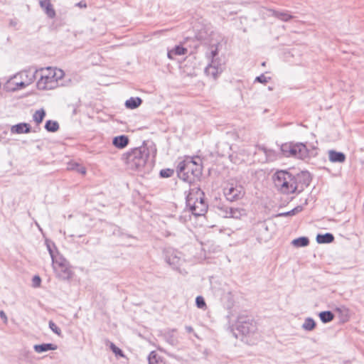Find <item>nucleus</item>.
Returning <instances> with one entry per match:
<instances>
[{"label":"nucleus","instance_id":"obj_5","mask_svg":"<svg viewBox=\"0 0 364 364\" xmlns=\"http://www.w3.org/2000/svg\"><path fill=\"white\" fill-rule=\"evenodd\" d=\"M273 181L278 191L284 194H289L296 192L294 185V175L287 171H277L273 175Z\"/></svg>","mask_w":364,"mask_h":364},{"label":"nucleus","instance_id":"obj_25","mask_svg":"<svg viewBox=\"0 0 364 364\" xmlns=\"http://www.w3.org/2000/svg\"><path fill=\"white\" fill-rule=\"evenodd\" d=\"M46 245L47 250H48V251L50 255V257L52 259V262H53V264H55V260H57V258L55 255V250L57 251L56 247H55V244L49 240H46Z\"/></svg>","mask_w":364,"mask_h":364},{"label":"nucleus","instance_id":"obj_18","mask_svg":"<svg viewBox=\"0 0 364 364\" xmlns=\"http://www.w3.org/2000/svg\"><path fill=\"white\" fill-rule=\"evenodd\" d=\"M57 348V345L53 343H42L33 346V350L38 353H42L48 350H55Z\"/></svg>","mask_w":364,"mask_h":364},{"label":"nucleus","instance_id":"obj_26","mask_svg":"<svg viewBox=\"0 0 364 364\" xmlns=\"http://www.w3.org/2000/svg\"><path fill=\"white\" fill-rule=\"evenodd\" d=\"M291 244L296 247H306L309 244V240L307 237H300L293 240Z\"/></svg>","mask_w":364,"mask_h":364},{"label":"nucleus","instance_id":"obj_42","mask_svg":"<svg viewBox=\"0 0 364 364\" xmlns=\"http://www.w3.org/2000/svg\"><path fill=\"white\" fill-rule=\"evenodd\" d=\"M166 341L171 346H174L177 343V339L173 336V335H168L166 336Z\"/></svg>","mask_w":364,"mask_h":364},{"label":"nucleus","instance_id":"obj_10","mask_svg":"<svg viewBox=\"0 0 364 364\" xmlns=\"http://www.w3.org/2000/svg\"><path fill=\"white\" fill-rule=\"evenodd\" d=\"M254 162L266 163L275 159L274 152L264 147L256 146L253 155Z\"/></svg>","mask_w":364,"mask_h":364},{"label":"nucleus","instance_id":"obj_28","mask_svg":"<svg viewBox=\"0 0 364 364\" xmlns=\"http://www.w3.org/2000/svg\"><path fill=\"white\" fill-rule=\"evenodd\" d=\"M166 262L173 269L177 268L179 265L180 258L173 254L166 256Z\"/></svg>","mask_w":364,"mask_h":364},{"label":"nucleus","instance_id":"obj_8","mask_svg":"<svg viewBox=\"0 0 364 364\" xmlns=\"http://www.w3.org/2000/svg\"><path fill=\"white\" fill-rule=\"evenodd\" d=\"M236 329L237 333H235L236 338H240L242 341L249 343L250 332V323L246 318L240 316L236 323Z\"/></svg>","mask_w":364,"mask_h":364},{"label":"nucleus","instance_id":"obj_1","mask_svg":"<svg viewBox=\"0 0 364 364\" xmlns=\"http://www.w3.org/2000/svg\"><path fill=\"white\" fill-rule=\"evenodd\" d=\"M37 77L36 87L40 90H53L59 85L58 81L62 79L64 72L61 69L52 67L36 69Z\"/></svg>","mask_w":364,"mask_h":364},{"label":"nucleus","instance_id":"obj_27","mask_svg":"<svg viewBox=\"0 0 364 364\" xmlns=\"http://www.w3.org/2000/svg\"><path fill=\"white\" fill-rule=\"evenodd\" d=\"M45 129L49 132H55L59 129V124L57 121L48 120L45 124Z\"/></svg>","mask_w":364,"mask_h":364},{"label":"nucleus","instance_id":"obj_47","mask_svg":"<svg viewBox=\"0 0 364 364\" xmlns=\"http://www.w3.org/2000/svg\"><path fill=\"white\" fill-rule=\"evenodd\" d=\"M211 54H212L213 58H215L218 54L217 49H215V50H212Z\"/></svg>","mask_w":364,"mask_h":364},{"label":"nucleus","instance_id":"obj_15","mask_svg":"<svg viewBox=\"0 0 364 364\" xmlns=\"http://www.w3.org/2000/svg\"><path fill=\"white\" fill-rule=\"evenodd\" d=\"M329 161L332 163H343L346 156L344 153L335 150H329L328 151Z\"/></svg>","mask_w":364,"mask_h":364},{"label":"nucleus","instance_id":"obj_16","mask_svg":"<svg viewBox=\"0 0 364 364\" xmlns=\"http://www.w3.org/2000/svg\"><path fill=\"white\" fill-rule=\"evenodd\" d=\"M205 72L207 75H210L216 78L218 73L222 72V68H219L214 60H212L211 63L208 65L205 69Z\"/></svg>","mask_w":364,"mask_h":364},{"label":"nucleus","instance_id":"obj_4","mask_svg":"<svg viewBox=\"0 0 364 364\" xmlns=\"http://www.w3.org/2000/svg\"><path fill=\"white\" fill-rule=\"evenodd\" d=\"M201 173L200 166L192 158H187L178 164V176L186 182L192 183L195 178H199Z\"/></svg>","mask_w":364,"mask_h":364},{"label":"nucleus","instance_id":"obj_7","mask_svg":"<svg viewBox=\"0 0 364 364\" xmlns=\"http://www.w3.org/2000/svg\"><path fill=\"white\" fill-rule=\"evenodd\" d=\"M36 78V69L32 70L31 68H29L14 75L7 82V85L14 83L16 85V87L11 88V90H21L32 84Z\"/></svg>","mask_w":364,"mask_h":364},{"label":"nucleus","instance_id":"obj_23","mask_svg":"<svg viewBox=\"0 0 364 364\" xmlns=\"http://www.w3.org/2000/svg\"><path fill=\"white\" fill-rule=\"evenodd\" d=\"M216 208L218 209V214L223 218H230L231 214L232 207H229L225 204L219 203Z\"/></svg>","mask_w":364,"mask_h":364},{"label":"nucleus","instance_id":"obj_2","mask_svg":"<svg viewBox=\"0 0 364 364\" xmlns=\"http://www.w3.org/2000/svg\"><path fill=\"white\" fill-rule=\"evenodd\" d=\"M149 157V149L146 146H140L124 154L122 159L127 168L145 172Z\"/></svg>","mask_w":364,"mask_h":364},{"label":"nucleus","instance_id":"obj_21","mask_svg":"<svg viewBox=\"0 0 364 364\" xmlns=\"http://www.w3.org/2000/svg\"><path fill=\"white\" fill-rule=\"evenodd\" d=\"M142 102L143 101L140 97H130L129 100H126L124 105L127 109H134L139 107L141 105Z\"/></svg>","mask_w":364,"mask_h":364},{"label":"nucleus","instance_id":"obj_9","mask_svg":"<svg viewBox=\"0 0 364 364\" xmlns=\"http://www.w3.org/2000/svg\"><path fill=\"white\" fill-rule=\"evenodd\" d=\"M311 181V174L309 171H302L296 175H294V185L296 187V192L301 193L305 188L309 186Z\"/></svg>","mask_w":364,"mask_h":364},{"label":"nucleus","instance_id":"obj_35","mask_svg":"<svg viewBox=\"0 0 364 364\" xmlns=\"http://www.w3.org/2000/svg\"><path fill=\"white\" fill-rule=\"evenodd\" d=\"M174 173L173 169L165 168L160 171L159 175L161 178H169L171 177Z\"/></svg>","mask_w":364,"mask_h":364},{"label":"nucleus","instance_id":"obj_12","mask_svg":"<svg viewBox=\"0 0 364 364\" xmlns=\"http://www.w3.org/2000/svg\"><path fill=\"white\" fill-rule=\"evenodd\" d=\"M55 263L58 265V269H56L58 277L63 280H68L73 277L68 262L64 258H60V260H55Z\"/></svg>","mask_w":364,"mask_h":364},{"label":"nucleus","instance_id":"obj_44","mask_svg":"<svg viewBox=\"0 0 364 364\" xmlns=\"http://www.w3.org/2000/svg\"><path fill=\"white\" fill-rule=\"evenodd\" d=\"M0 318L4 320V323H6L7 316L4 311H0Z\"/></svg>","mask_w":364,"mask_h":364},{"label":"nucleus","instance_id":"obj_6","mask_svg":"<svg viewBox=\"0 0 364 364\" xmlns=\"http://www.w3.org/2000/svg\"><path fill=\"white\" fill-rule=\"evenodd\" d=\"M280 150L285 157L305 159L311 156V151L307 147L306 144L301 142L283 144Z\"/></svg>","mask_w":364,"mask_h":364},{"label":"nucleus","instance_id":"obj_52","mask_svg":"<svg viewBox=\"0 0 364 364\" xmlns=\"http://www.w3.org/2000/svg\"><path fill=\"white\" fill-rule=\"evenodd\" d=\"M311 151L314 150V148H312V149H310ZM311 155H313V153L311 152Z\"/></svg>","mask_w":364,"mask_h":364},{"label":"nucleus","instance_id":"obj_29","mask_svg":"<svg viewBox=\"0 0 364 364\" xmlns=\"http://www.w3.org/2000/svg\"><path fill=\"white\" fill-rule=\"evenodd\" d=\"M319 318L323 323H327L333 321L334 315L330 311H324L319 313Z\"/></svg>","mask_w":364,"mask_h":364},{"label":"nucleus","instance_id":"obj_22","mask_svg":"<svg viewBox=\"0 0 364 364\" xmlns=\"http://www.w3.org/2000/svg\"><path fill=\"white\" fill-rule=\"evenodd\" d=\"M334 240V236L330 232L325 234H318L316 236V242L319 244H328Z\"/></svg>","mask_w":364,"mask_h":364},{"label":"nucleus","instance_id":"obj_34","mask_svg":"<svg viewBox=\"0 0 364 364\" xmlns=\"http://www.w3.org/2000/svg\"><path fill=\"white\" fill-rule=\"evenodd\" d=\"M69 169L75 170L77 172L80 173L82 174H85L86 168L79 165L78 164H73L69 165Z\"/></svg>","mask_w":364,"mask_h":364},{"label":"nucleus","instance_id":"obj_49","mask_svg":"<svg viewBox=\"0 0 364 364\" xmlns=\"http://www.w3.org/2000/svg\"><path fill=\"white\" fill-rule=\"evenodd\" d=\"M243 21H245V22H247V18H240V22L241 23H243Z\"/></svg>","mask_w":364,"mask_h":364},{"label":"nucleus","instance_id":"obj_14","mask_svg":"<svg viewBox=\"0 0 364 364\" xmlns=\"http://www.w3.org/2000/svg\"><path fill=\"white\" fill-rule=\"evenodd\" d=\"M269 15L284 21L288 22L294 18V16L288 11H276L273 9L269 10Z\"/></svg>","mask_w":364,"mask_h":364},{"label":"nucleus","instance_id":"obj_30","mask_svg":"<svg viewBox=\"0 0 364 364\" xmlns=\"http://www.w3.org/2000/svg\"><path fill=\"white\" fill-rule=\"evenodd\" d=\"M316 325L315 321L312 318L308 317L304 320L302 324V328L305 331H311L315 328Z\"/></svg>","mask_w":364,"mask_h":364},{"label":"nucleus","instance_id":"obj_39","mask_svg":"<svg viewBox=\"0 0 364 364\" xmlns=\"http://www.w3.org/2000/svg\"><path fill=\"white\" fill-rule=\"evenodd\" d=\"M48 326H49V328H50V330L55 334H57L58 336H61V330L60 328H58L57 326V325L53 321H50L49 323H48Z\"/></svg>","mask_w":364,"mask_h":364},{"label":"nucleus","instance_id":"obj_38","mask_svg":"<svg viewBox=\"0 0 364 364\" xmlns=\"http://www.w3.org/2000/svg\"><path fill=\"white\" fill-rule=\"evenodd\" d=\"M271 80L270 77H266L264 74H261L259 76L255 77L254 82H258L262 84H266Z\"/></svg>","mask_w":364,"mask_h":364},{"label":"nucleus","instance_id":"obj_36","mask_svg":"<svg viewBox=\"0 0 364 364\" xmlns=\"http://www.w3.org/2000/svg\"><path fill=\"white\" fill-rule=\"evenodd\" d=\"M196 305L198 309H204L206 307V303L202 296H198L196 298Z\"/></svg>","mask_w":364,"mask_h":364},{"label":"nucleus","instance_id":"obj_17","mask_svg":"<svg viewBox=\"0 0 364 364\" xmlns=\"http://www.w3.org/2000/svg\"><path fill=\"white\" fill-rule=\"evenodd\" d=\"M129 139L126 135H119L112 139V144L118 149H124L129 144Z\"/></svg>","mask_w":364,"mask_h":364},{"label":"nucleus","instance_id":"obj_51","mask_svg":"<svg viewBox=\"0 0 364 364\" xmlns=\"http://www.w3.org/2000/svg\"><path fill=\"white\" fill-rule=\"evenodd\" d=\"M262 66H264V65H265V62H263V63H262Z\"/></svg>","mask_w":364,"mask_h":364},{"label":"nucleus","instance_id":"obj_46","mask_svg":"<svg viewBox=\"0 0 364 364\" xmlns=\"http://www.w3.org/2000/svg\"><path fill=\"white\" fill-rule=\"evenodd\" d=\"M76 5L80 8H86L87 7V4L85 1H81L78 2Z\"/></svg>","mask_w":364,"mask_h":364},{"label":"nucleus","instance_id":"obj_20","mask_svg":"<svg viewBox=\"0 0 364 364\" xmlns=\"http://www.w3.org/2000/svg\"><path fill=\"white\" fill-rule=\"evenodd\" d=\"M41 7L44 9L46 14L49 18H54L55 16V11L53 8V5L50 0H41L40 1Z\"/></svg>","mask_w":364,"mask_h":364},{"label":"nucleus","instance_id":"obj_40","mask_svg":"<svg viewBox=\"0 0 364 364\" xmlns=\"http://www.w3.org/2000/svg\"><path fill=\"white\" fill-rule=\"evenodd\" d=\"M183 215H181L179 217V220L183 223H185L187 220H191V212L189 211V210L187 211V210H184L183 211Z\"/></svg>","mask_w":364,"mask_h":364},{"label":"nucleus","instance_id":"obj_37","mask_svg":"<svg viewBox=\"0 0 364 364\" xmlns=\"http://www.w3.org/2000/svg\"><path fill=\"white\" fill-rule=\"evenodd\" d=\"M110 349L112 350V351L117 355V356H119V357H122V358H124V352L122 351V349H120L119 348H118L117 346H115L114 343H111L110 344Z\"/></svg>","mask_w":364,"mask_h":364},{"label":"nucleus","instance_id":"obj_13","mask_svg":"<svg viewBox=\"0 0 364 364\" xmlns=\"http://www.w3.org/2000/svg\"><path fill=\"white\" fill-rule=\"evenodd\" d=\"M31 127L29 124L26 122L18 123L17 124L13 125L11 127V134H27L31 132Z\"/></svg>","mask_w":364,"mask_h":364},{"label":"nucleus","instance_id":"obj_50","mask_svg":"<svg viewBox=\"0 0 364 364\" xmlns=\"http://www.w3.org/2000/svg\"><path fill=\"white\" fill-rule=\"evenodd\" d=\"M242 29H243L244 32H247V28H243Z\"/></svg>","mask_w":364,"mask_h":364},{"label":"nucleus","instance_id":"obj_41","mask_svg":"<svg viewBox=\"0 0 364 364\" xmlns=\"http://www.w3.org/2000/svg\"><path fill=\"white\" fill-rule=\"evenodd\" d=\"M41 283V279L39 276L35 275L32 279V286L35 288L39 287Z\"/></svg>","mask_w":364,"mask_h":364},{"label":"nucleus","instance_id":"obj_3","mask_svg":"<svg viewBox=\"0 0 364 364\" xmlns=\"http://www.w3.org/2000/svg\"><path fill=\"white\" fill-rule=\"evenodd\" d=\"M186 207L191 215L201 216L208 210V204L205 199L204 193L198 188L197 191H191L186 198Z\"/></svg>","mask_w":364,"mask_h":364},{"label":"nucleus","instance_id":"obj_24","mask_svg":"<svg viewBox=\"0 0 364 364\" xmlns=\"http://www.w3.org/2000/svg\"><path fill=\"white\" fill-rule=\"evenodd\" d=\"M149 364H164L162 358L155 351H151L148 355Z\"/></svg>","mask_w":364,"mask_h":364},{"label":"nucleus","instance_id":"obj_11","mask_svg":"<svg viewBox=\"0 0 364 364\" xmlns=\"http://www.w3.org/2000/svg\"><path fill=\"white\" fill-rule=\"evenodd\" d=\"M244 194L245 191L241 186H234L231 184L229 187L224 189L225 197L230 202L242 198Z\"/></svg>","mask_w":364,"mask_h":364},{"label":"nucleus","instance_id":"obj_45","mask_svg":"<svg viewBox=\"0 0 364 364\" xmlns=\"http://www.w3.org/2000/svg\"><path fill=\"white\" fill-rule=\"evenodd\" d=\"M257 228L258 229H264L265 230H267V228L266 227L265 224L264 223H259L257 225Z\"/></svg>","mask_w":364,"mask_h":364},{"label":"nucleus","instance_id":"obj_33","mask_svg":"<svg viewBox=\"0 0 364 364\" xmlns=\"http://www.w3.org/2000/svg\"><path fill=\"white\" fill-rule=\"evenodd\" d=\"M302 210H303V207L301 205H298L296 208H294L292 210H291L290 211L279 214V216H291V215H294L296 213L302 211Z\"/></svg>","mask_w":364,"mask_h":364},{"label":"nucleus","instance_id":"obj_43","mask_svg":"<svg viewBox=\"0 0 364 364\" xmlns=\"http://www.w3.org/2000/svg\"><path fill=\"white\" fill-rule=\"evenodd\" d=\"M335 311L338 312V313H340V314H341L343 316H347L348 315V309L346 308L345 306L337 307L335 309Z\"/></svg>","mask_w":364,"mask_h":364},{"label":"nucleus","instance_id":"obj_19","mask_svg":"<svg viewBox=\"0 0 364 364\" xmlns=\"http://www.w3.org/2000/svg\"><path fill=\"white\" fill-rule=\"evenodd\" d=\"M188 52L187 48L183 46L178 45L176 46L173 49L168 51L167 55L169 59H174L176 55H183L186 54Z\"/></svg>","mask_w":364,"mask_h":364},{"label":"nucleus","instance_id":"obj_31","mask_svg":"<svg viewBox=\"0 0 364 364\" xmlns=\"http://www.w3.org/2000/svg\"><path fill=\"white\" fill-rule=\"evenodd\" d=\"M242 216H247V212L245 210L242 208H232L230 218L239 219L241 218Z\"/></svg>","mask_w":364,"mask_h":364},{"label":"nucleus","instance_id":"obj_32","mask_svg":"<svg viewBox=\"0 0 364 364\" xmlns=\"http://www.w3.org/2000/svg\"><path fill=\"white\" fill-rule=\"evenodd\" d=\"M45 117L46 111L43 109H41L35 112L33 115V119L36 124H39L43 122Z\"/></svg>","mask_w":364,"mask_h":364},{"label":"nucleus","instance_id":"obj_48","mask_svg":"<svg viewBox=\"0 0 364 364\" xmlns=\"http://www.w3.org/2000/svg\"><path fill=\"white\" fill-rule=\"evenodd\" d=\"M186 329L188 332H192L193 331V328L191 326H186Z\"/></svg>","mask_w":364,"mask_h":364}]
</instances>
